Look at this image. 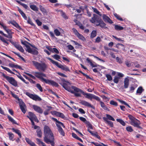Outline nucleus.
<instances>
[{
  "label": "nucleus",
  "instance_id": "nucleus-26",
  "mask_svg": "<svg viewBox=\"0 0 146 146\" xmlns=\"http://www.w3.org/2000/svg\"><path fill=\"white\" fill-rule=\"evenodd\" d=\"M97 35V32L96 31H93L91 33V35L90 36V38L91 39L93 38L94 37H95Z\"/></svg>",
  "mask_w": 146,
  "mask_h": 146
},
{
  "label": "nucleus",
  "instance_id": "nucleus-47",
  "mask_svg": "<svg viewBox=\"0 0 146 146\" xmlns=\"http://www.w3.org/2000/svg\"><path fill=\"white\" fill-rule=\"evenodd\" d=\"M54 34L56 36H59L60 35V33L58 30L57 29H55L54 31Z\"/></svg>",
  "mask_w": 146,
  "mask_h": 146
},
{
  "label": "nucleus",
  "instance_id": "nucleus-13",
  "mask_svg": "<svg viewBox=\"0 0 146 146\" xmlns=\"http://www.w3.org/2000/svg\"><path fill=\"white\" fill-rule=\"evenodd\" d=\"M29 116H27V117L30 119L33 120L35 121L38 122V121L35 115L33 113L31 112H29Z\"/></svg>",
  "mask_w": 146,
  "mask_h": 146
},
{
  "label": "nucleus",
  "instance_id": "nucleus-27",
  "mask_svg": "<svg viewBox=\"0 0 146 146\" xmlns=\"http://www.w3.org/2000/svg\"><path fill=\"white\" fill-rule=\"evenodd\" d=\"M17 77L20 79L21 80L23 81L24 82H25L26 84H29V82H26L25 81V80L24 79V78H23V77L20 74L18 73V74L17 75Z\"/></svg>",
  "mask_w": 146,
  "mask_h": 146
},
{
  "label": "nucleus",
  "instance_id": "nucleus-51",
  "mask_svg": "<svg viewBox=\"0 0 146 146\" xmlns=\"http://www.w3.org/2000/svg\"><path fill=\"white\" fill-rule=\"evenodd\" d=\"M13 52L20 57V58H21V59L25 61L24 58L22 56H21L19 53L13 51Z\"/></svg>",
  "mask_w": 146,
  "mask_h": 146
},
{
  "label": "nucleus",
  "instance_id": "nucleus-49",
  "mask_svg": "<svg viewBox=\"0 0 146 146\" xmlns=\"http://www.w3.org/2000/svg\"><path fill=\"white\" fill-rule=\"evenodd\" d=\"M36 86L40 92H42L43 91L42 88L39 84H36Z\"/></svg>",
  "mask_w": 146,
  "mask_h": 146
},
{
  "label": "nucleus",
  "instance_id": "nucleus-22",
  "mask_svg": "<svg viewBox=\"0 0 146 146\" xmlns=\"http://www.w3.org/2000/svg\"><path fill=\"white\" fill-rule=\"evenodd\" d=\"M129 85V79L127 78H125L124 81V87L125 88H128Z\"/></svg>",
  "mask_w": 146,
  "mask_h": 146
},
{
  "label": "nucleus",
  "instance_id": "nucleus-9",
  "mask_svg": "<svg viewBox=\"0 0 146 146\" xmlns=\"http://www.w3.org/2000/svg\"><path fill=\"white\" fill-rule=\"evenodd\" d=\"M48 59L50 60L51 62H52L53 64L56 65L59 68H61L63 70H65L66 71H69L70 70L66 66L64 65H59L58 63L56 61H54L52 60L51 58H48Z\"/></svg>",
  "mask_w": 146,
  "mask_h": 146
},
{
  "label": "nucleus",
  "instance_id": "nucleus-31",
  "mask_svg": "<svg viewBox=\"0 0 146 146\" xmlns=\"http://www.w3.org/2000/svg\"><path fill=\"white\" fill-rule=\"evenodd\" d=\"M8 119L13 124H17V123L16 121L14 120L13 118L11 117L9 115H8Z\"/></svg>",
  "mask_w": 146,
  "mask_h": 146
},
{
  "label": "nucleus",
  "instance_id": "nucleus-50",
  "mask_svg": "<svg viewBox=\"0 0 146 146\" xmlns=\"http://www.w3.org/2000/svg\"><path fill=\"white\" fill-rule=\"evenodd\" d=\"M119 78L117 76H115L113 79V81L114 83L116 84H117L119 82Z\"/></svg>",
  "mask_w": 146,
  "mask_h": 146
},
{
  "label": "nucleus",
  "instance_id": "nucleus-10",
  "mask_svg": "<svg viewBox=\"0 0 146 146\" xmlns=\"http://www.w3.org/2000/svg\"><path fill=\"white\" fill-rule=\"evenodd\" d=\"M30 98L35 101H40L41 100V99L38 96L30 93L28 92L25 93Z\"/></svg>",
  "mask_w": 146,
  "mask_h": 146
},
{
  "label": "nucleus",
  "instance_id": "nucleus-12",
  "mask_svg": "<svg viewBox=\"0 0 146 146\" xmlns=\"http://www.w3.org/2000/svg\"><path fill=\"white\" fill-rule=\"evenodd\" d=\"M44 141L48 144L50 143L51 145L54 146V136L48 138H45L44 139Z\"/></svg>",
  "mask_w": 146,
  "mask_h": 146
},
{
  "label": "nucleus",
  "instance_id": "nucleus-56",
  "mask_svg": "<svg viewBox=\"0 0 146 146\" xmlns=\"http://www.w3.org/2000/svg\"><path fill=\"white\" fill-rule=\"evenodd\" d=\"M110 104L111 105L115 106H117V102H115L113 100H111L110 102Z\"/></svg>",
  "mask_w": 146,
  "mask_h": 146
},
{
  "label": "nucleus",
  "instance_id": "nucleus-18",
  "mask_svg": "<svg viewBox=\"0 0 146 146\" xmlns=\"http://www.w3.org/2000/svg\"><path fill=\"white\" fill-rule=\"evenodd\" d=\"M26 47L27 48L26 51L30 53L33 54L34 52L37 53V52L36 50L35 49H32L29 45L26 46Z\"/></svg>",
  "mask_w": 146,
  "mask_h": 146
},
{
  "label": "nucleus",
  "instance_id": "nucleus-29",
  "mask_svg": "<svg viewBox=\"0 0 146 146\" xmlns=\"http://www.w3.org/2000/svg\"><path fill=\"white\" fill-rule=\"evenodd\" d=\"M86 60L88 63H89L90 65L93 67H96L97 65L95 64H94L92 63L91 61L89 59V58H88L86 59Z\"/></svg>",
  "mask_w": 146,
  "mask_h": 146
},
{
  "label": "nucleus",
  "instance_id": "nucleus-44",
  "mask_svg": "<svg viewBox=\"0 0 146 146\" xmlns=\"http://www.w3.org/2000/svg\"><path fill=\"white\" fill-rule=\"evenodd\" d=\"M79 119L81 121L84 122L86 124L88 123V121L86 120L85 118L82 117H80Z\"/></svg>",
  "mask_w": 146,
  "mask_h": 146
},
{
  "label": "nucleus",
  "instance_id": "nucleus-34",
  "mask_svg": "<svg viewBox=\"0 0 146 146\" xmlns=\"http://www.w3.org/2000/svg\"><path fill=\"white\" fill-rule=\"evenodd\" d=\"M1 66L3 69L13 74H15L13 72H12L11 70L9 68L5 67H4L3 66Z\"/></svg>",
  "mask_w": 146,
  "mask_h": 146
},
{
  "label": "nucleus",
  "instance_id": "nucleus-1",
  "mask_svg": "<svg viewBox=\"0 0 146 146\" xmlns=\"http://www.w3.org/2000/svg\"><path fill=\"white\" fill-rule=\"evenodd\" d=\"M32 73L36 77L39 78L42 82H44L46 84L56 87H58L59 86L58 83L53 80L44 78V77H46V76L45 74L42 72H33Z\"/></svg>",
  "mask_w": 146,
  "mask_h": 146
},
{
  "label": "nucleus",
  "instance_id": "nucleus-4",
  "mask_svg": "<svg viewBox=\"0 0 146 146\" xmlns=\"http://www.w3.org/2000/svg\"><path fill=\"white\" fill-rule=\"evenodd\" d=\"M72 88L74 90V91L78 92H80V93H82L83 95L85 96V97L86 98H88L91 100L93 99L94 94L90 93H85L82 90L74 86H72Z\"/></svg>",
  "mask_w": 146,
  "mask_h": 146
},
{
  "label": "nucleus",
  "instance_id": "nucleus-35",
  "mask_svg": "<svg viewBox=\"0 0 146 146\" xmlns=\"http://www.w3.org/2000/svg\"><path fill=\"white\" fill-rule=\"evenodd\" d=\"M39 145H41L42 146H46L45 144L40 139L37 138L36 139Z\"/></svg>",
  "mask_w": 146,
  "mask_h": 146
},
{
  "label": "nucleus",
  "instance_id": "nucleus-28",
  "mask_svg": "<svg viewBox=\"0 0 146 146\" xmlns=\"http://www.w3.org/2000/svg\"><path fill=\"white\" fill-rule=\"evenodd\" d=\"M13 131L16 133L19 136V137L21 138V134L20 131L18 129H15L14 128L12 129Z\"/></svg>",
  "mask_w": 146,
  "mask_h": 146
},
{
  "label": "nucleus",
  "instance_id": "nucleus-46",
  "mask_svg": "<svg viewBox=\"0 0 146 146\" xmlns=\"http://www.w3.org/2000/svg\"><path fill=\"white\" fill-rule=\"evenodd\" d=\"M58 130L59 132L61 135L63 136L64 135V133L62 128H60L59 129H58Z\"/></svg>",
  "mask_w": 146,
  "mask_h": 146
},
{
  "label": "nucleus",
  "instance_id": "nucleus-36",
  "mask_svg": "<svg viewBox=\"0 0 146 146\" xmlns=\"http://www.w3.org/2000/svg\"><path fill=\"white\" fill-rule=\"evenodd\" d=\"M144 90L141 87H139L137 89L136 91L137 93H139L140 94Z\"/></svg>",
  "mask_w": 146,
  "mask_h": 146
},
{
  "label": "nucleus",
  "instance_id": "nucleus-16",
  "mask_svg": "<svg viewBox=\"0 0 146 146\" xmlns=\"http://www.w3.org/2000/svg\"><path fill=\"white\" fill-rule=\"evenodd\" d=\"M102 18L105 22H107L110 24H112L113 22L108 16L105 14L102 15Z\"/></svg>",
  "mask_w": 146,
  "mask_h": 146
},
{
  "label": "nucleus",
  "instance_id": "nucleus-6",
  "mask_svg": "<svg viewBox=\"0 0 146 146\" xmlns=\"http://www.w3.org/2000/svg\"><path fill=\"white\" fill-rule=\"evenodd\" d=\"M128 117L130 120V124L131 125L138 128H139L140 123V121L135 118L131 115H129Z\"/></svg>",
  "mask_w": 146,
  "mask_h": 146
},
{
  "label": "nucleus",
  "instance_id": "nucleus-23",
  "mask_svg": "<svg viewBox=\"0 0 146 146\" xmlns=\"http://www.w3.org/2000/svg\"><path fill=\"white\" fill-rule=\"evenodd\" d=\"M40 9L44 15H46L47 14V12L46 9L41 5H39Z\"/></svg>",
  "mask_w": 146,
  "mask_h": 146
},
{
  "label": "nucleus",
  "instance_id": "nucleus-5",
  "mask_svg": "<svg viewBox=\"0 0 146 146\" xmlns=\"http://www.w3.org/2000/svg\"><path fill=\"white\" fill-rule=\"evenodd\" d=\"M63 88L66 90L71 92L72 93H74V91L72 90L73 89L72 87L73 86H70V84L68 82L63 81L62 83H60Z\"/></svg>",
  "mask_w": 146,
  "mask_h": 146
},
{
  "label": "nucleus",
  "instance_id": "nucleus-58",
  "mask_svg": "<svg viewBox=\"0 0 146 146\" xmlns=\"http://www.w3.org/2000/svg\"><path fill=\"white\" fill-rule=\"evenodd\" d=\"M11 94L14 98L16 99H17L18 101H20V99L19 98L17 95L13 93L12 92H11Z\"/></svg>",
  "mask_w": 146,
  "mask_h": 146
},
{
  "label": "nucleus",
  "instance_id": "nucleus-62",
  "mask_svg": "<svg viewBox=\"0 0 146 146\" xmlns=\"http://www.w3.org/2000/svg\"><path fill=\"white\" fill-rule=\"evenodd\" d=\"M101 38L99 36H98L95 39V42L99 43L101 41Z\"/></svg>",
  "mask_w": 146,
  "mask_h": 146
},
{
  "label": "nucleus",
  "instance_id": "nucleus-21",
  "mask_svg": "<svg viewBox=\"0 0 146 146\" xmlns=\"http://www.w3.org/2000/svg\"><path fill=\"white\" fill-rule=\"evenodd\" d=\"M18 10L25 20H27V16L24 13L19 7H18Z\"/></svg>",
  "mask_w": 146,
  "mask_h": 146
},
{
  "label": "nucleus",
  "instance_id": "nucleus-41",
  "mask_svg": "<svg viewBox=\"0 0 146 146\" xmlns=\"http://www.w3.org/2000/svg\"><path fill=\"white\" fill-rule=\"evenodd\" d=\"M92 9H93L94 11L96 13L99 15L100 16H102V14H100V12L96 8H94L93 7H92Z\"/></svg>",
  "mask_w": 146,
  "mask_h": 146
},
{
  "label": "nucleus",
  "instance_id": "nucleus-3",
  "mask_svg": "<svg viewBox=\"0 0 146 146\" xmlns=\"http://www.w3.org/2000/svg\"><path fill=\"white\" fill-rule=\"evenodd\" d=\"M33 65L38 70L44 71L47 68V65L44 62L40 63L35 61L32 62Z\"/></svg>",
  "mask_w": 146,
  "mask_h": 146
},
{
  "label": "nucleus",
  "instance_id": "nucleus-40",
  "mask_svg": "<svg viewBox=\"0 0 146 146\" xmlns=\"http://www.w3.org/2000/svg\"><path fill=\"white\" fill-rule=\"evenodd\" d=\"M36 132L37 133V135L38 137H41L42 136V133L41 129L40 128L38 129Z\"/></svg>",
  "mask_w": 146,
  "mask_h": 146
},
{
  "label": "nucleus",
  "instance_id": "nucleus-54",
  "mask_svg": "<svg viewBox=\"0 0 146 146\" xmlns=\"http://www.w3.org/2000/svg\"><path fill=\"white\" fill-rule=\"evenodd\" d=\"M106 116L107 118L110 120L114 121L115 119L111 116L108 114H106Z\"/></svg>",
  "mask_w": 146,
  "mask_h": 146
},
{
  "label": "nucleus",
  "instance_id": "nucleus-52",
  "mask_svg": "<svg viewBox=\"0 0 146 146\" xmlns=\"http://www.w3.org/2000/svg\"><path fill=\"white\" fill-rule=\"evenodd\" d=\"M62 17L65 19H67L68 18V17L65 14V13L63 12L62 11H60Z\"/></svg>",
  "mask_w": 146,
  "mask_h": 146
},
{
  "label": "nucleus",
  "instance_id": "nucleus-45",
  "mask_svg": "<svg viewBox=\"0 0 146 146\" xmlns=\"http://www.w3.org/2000/svg\"><path fill=\"white\" fill-rule=\"evenodd\" d=\"M52 57L54 59L58 60H59V59H60V56L57 54L52 56Z\"/></svg>",
  "mask_w": 146,
  "mask_h": 146
},
{
  "label": "nucleus",
  "instance_id": "nucleus-39",
  "mask_svg": "<svg viewBox=\"0 0 146 146\" xmlns=\"http://www.w3.org/2000/svg\"><path fill=\"white\" fill-rule=\"evenodd\" d=\"M9 136V139L12 140H14L13 138L14 136V134L10 132L8 133Z\"/></svg>",
  "mask_w": 146,
  "mask_h": 146
},
{
  "label": "nucleus",
  "instance_id": "nucleus-37",
  "mask_svg": "<svg viewBox=\"0 0 146 146\" xmlns=\"http://www.w3.org/2000/svg\"><path fill=\"white\" fill-rule=\"evenodd\" d=\"M116 121L120 123L122 125L125 126V122L123 121L122 119H117Z\"/></svg>",
  "mask_w": 146,
  "mask_h": 146
},
{
  "label": "nucleus",
  "instance_id": "nucleus-20",
  "mask_svg": "<svg viewBox=\"0 0 146 146\" xmlns=\"http://www.w3.org/2000/svg\"><path fill=\"white\" fill-rule=\"evenodd\" d=\"M47 49L53 53H55L56 54H58L59 51L58 50L55 48H52L50 47H48Z\"/></svg>",
  "mask_w": 146,
  "mask_h": 146
},
{
  "label": "nucleus",
  "instance_id": "nucleus-11",
  "mask_svg": "<svg viewBox=\"0 0 146 146\" xmlns=\"http://www.w3.org/2000/svg\"><path fill=\"white\" fill-rule=\"evenodd\" d=\"M0 39L3 42L7 44V45H6V46H7V45L8 44H9V42L7 41V40H9L10 41V42L15 46V48L18 44L16 42H14L12 41L11 40H7V39H6L4 37H2L0 35Z\"/></svg>",
  "mask_w": 146,
  "mask_h": 146
},
{
  "label": "nucleus",
  "instance_id": "nucleus-2",
  "mask_svg": "<svg viewBox=\"0 0 146 146\" xmlns=\"http://www.w3.org/2000/svg\"><path fill=\"white\" fill-rule=\"evenodd\" d=\"M90 22L94 24L95 26H100L103 28L106 25V24L102 19L96 14H94L93 16L90 20Z\"/></svg>",
  "mask_w": 146,
  "mask_h": 146
},
{
  "label": "nucleus",
  "instance_id": "nucleus-57",
  "mask_svg": "<svg viewBox=\"0 0 146 146\" xmlns=\"http://www.w3.org/2000/svg\"><path fill=\"white\" fill-rule=\"evenodd\" d=\"M93 99L96 100L100 102L101 101L100 99L98 96H96L94 95L93 96Z\"/></svg>",
  "mask_w": 146,
  "mask_h": 146
},
{
  "label": "nucleus",
  "instance_id": "nucleus-64",
  "mask_svg": "<svg viewBox=\"0 0 146 146\" xmlns=\"http://www.w3.org/2000/svg\"><path fill=\"white\" fill-rule=\"evenodd\" d=\"M72 30L75 35H76V36L79 33L77 31L75 28H73Z\"/></svg>",
  "mask_w": 146,
  "mask_h": 146
},
{
  "label": "nucleus",
  "instance_id": "nucleus-7",
  "mask_svg": "<svg viewBox=\"0 0 146 146\" xmlns=\"http://www.w3.org/2000/svg\"><path fill=\"white\" fill-rule=\"evenodd\" d=\"M44 131L45 135L44 138V139L45 137L46 138H48L52 137V136H54L51 130L48 126L45 125L44 126Z\"/></svg>",
  "mask_w": 146,
  "mask_h": 146
},
{
  "label": "nucleus",
  "instance_id": "nucleus-48",
  "mask_svg": "<svg viewBox=\"0 0 146 146\" xmlns=\"http://www.w3.org/2000/svg\"><path fill=\"white\" fill-rule=\"evenodd\" d=\"M114 15V16L119 20H120L121 21H122L123 20L121 18L120 16H119V15L117 14L116 13H114L113 14Z\"/></svg>",
  "mask_w": 146,
  "mask_h": 146
},
{
  "label": "nucleus",
  "instance_id": "nucleus-60",
  "mask_svg": "<svg viewBox=\"0 0 146 146\" xmlns=\"http://www.w3.org/2000/svg\"><path fill=\"white\" fill-rule=\"evenodd\" d=\"M117 62L119 64H121L122 63V61L121 60L119 57H117L116 58Z\"/></svg>",
  "mask_w": 146,
  "mask_h": 146
},
{
  "label": "nucleus",
  "instance_id": "nucleus-42",
  "mask_svg": "<svg viewBox=\"0 0 146 146\" xmlns=\"http://www.w3.org/2000/svg\"><path fill=\"white\" fill-rule=\"evenodd\" d=\"M76 36L79 38L80 39L84 40H85V38L82 35L80 34L79 33Z\"/></svg>",
  "mask_w": 146,
  "mask_h": 146
},
{
  "label": "nucleus",
  "instance_id": "nucleus-17",
  "mask_svg": "<svg viewBox=\"0 0 146 146\" xmlns=\"http://www.w3.org/2000/svg\"><path fill=\"white\" fill-rule=\"evenodd\" d=\"M33 107L34 110L36 112L40 113H43V110L40 107L36 105H33Z\"/></svg>",
  "mask_w": 146,
  "mask_h": 146
},
{
  "label": "nucleus",
  "instance_id": "nucleus-63",
  "mask_svg": "<svg viewBox=\"0 0 146 146\" xmlns=\"http://www.w3.org/2000/svg\"><path fill=\"white\" fill-rule=\"evenodd\" d=\"M106 123L111 127H112L113 126V123L111 121H108Z\"/></svg>",
  "mask_w": 146,
  "mask_h": 146
},
{
  "label": "nucleus",
  "instance_id": "nucleus-59",
  "mask_svg": "<svg viewBox=\"0 0 146 146\" xmlns=\"http://www.w3.org/2000/svg\"><path fill=\"white\" fill-rule=\"evenodd\" d=\"M106 77L107 78L108 80L109 81L111 80L112 79V77L110 74H107L106 75Z\"/></svg>",
  "mask_w": 146,
  "mask_h": 146
},
{
  "label": "nucleus",
  "instance_id": "nucleus-61",
  "mask_svg": "<svg viewBox=\"0 0 146 146\" xmlns=\"http://www.w3.org/2000/svg\"><path fill=\"white\" fill-rule=\"evenodd\" d=\"M80 93V92H74V94L75 96L76 97H81V95Z\"/></svg>",
  "mask_w": 146,
  "mask_h": 146
},
{
  "label": "nucleus",
  "instance_id": "nucleus-32",
  "mask_svg": "<svg viewBox=\"0 0 146 146\" xmlns=\"http://www.w3.org/2000/svg\"><path fill=\"white\" fill-rule=\"evenodd\" d=\"M16 48L18 49L20 52H23L24 50L22 47L21 45L18 44L17 46L16 47Z\"/></svg>",
  "mask_w": 146,
  "mask_h": 146
},
{
  "label": "nucleus",
  "instance_id": "nucleus-33",
  "mask_svg": "<svg viewBox=\"0 0 146 146\" xmlns=\"http://www.w3.org/2000/svg\"><path fill=\"white\" fill-rule=\"evenodd\" d=\"M30 8L33 10L35 11H37L38 10V8L35 5H30Z\"/></svg>",
  "mask_w": 146,
  "mask_h": 146
},
{
  "label": "nucleus",
  "instance_id": "nucleus-30",
  "mask_svg": "<svg viewBox=\"0 0 146 146\" xmlns=\"http://www.w3.org/2000/svg\"><path fill=\"white\" fill-rule=\"evenodd\" d=\"M56 124L58 129H59L60 128H61V126H62L63 127H65V126L63 123L59 121H58L57 123H56Z\"/></svg>",
  "mask_w": 146,
  "mask_h": 146
},
{
  "label": "nucleus",
  "instance_id": "nucleus-14",
  "mask_svg": "<svg viewBox=\"0 0 146 146\" xmlns=\"http://www.w3.org/2000/svg\"><path fill=\"white\" fill-rule=\"evenodd\" d=\"M6 31L8 34V35H7L6 34H5L3 32V33H2V35H3L4 36L8 38H11L12 37V35L13 33H12L11 30L9 29H8Z\"/></svg>",
  "mask_w": 146,
  "mask_h": 146
},
{
  "label": "nucleus",
  "instance_id": "nucleus-43",
  "mask_svg": "<svg viewBox=\"0 0 146 146\" xmlns=\"http://www.w3.org/2000/svg\"><path fill=\"white\" fill-rule=\"evenodd\" d=\"M127 131L129 132H131L133 131L132 127L131 126H128L126 128Z\"/></svg>",
  "mask_w": 146,
  "mask_h": 146
},
{
  "label": "nucleus",
  "instance_id": "nucleus-24",
  "mask_svg": "<svg viewBox=\"0 0 146 146\" xmlns=\"http://www.w3.org/2000/svg\"><path fill=\"white\" fill-rule=\"evenodd\" d=\"M20 108L22 111V112L24 113H25L26 112V110H25V105L24 103H22V104H21L20 105Z\"/></svg>",
  "mask_w": 146,
  "mask_h": 146
},
{
  "label": "nucleus",
  "instance_id": "nucleus-25",
  "mask_svg": "<svg viewBox=\"0 0 146 146\" xmlns=\"http://www.w3.org/2000/svg\"><path fill=\"white\" fill-rule=\"evenodd\" d=\"M26 141L31 146H37L33 142H32L30 139L28 138H26Z\"/></svg>",
  "mask_w": 146,
  "mask_h": 146
},
{
  "label": "nucleus",
  "instance_id": "nucleus-38",
  "mask_svg": "<svg viewBox=\"0 0 146 146\" xmlns=\"http://www.w3.org/2000/svg\"><path fill=\"white\" fill-rule=\"evenodd\" d=\"M115 29L117 30H121L123 29V27L118 25H115Z\"/></svg>",
  "mask_w": 146,
  "mask_h": 146
},
{
  "label": "nucleus",
  "instance_id": "nucleus-15",
  "mask_svg": "<svg viewBox=\"0 0 146 146\" xmlns=\"http://www.w3.org/2000/svg\"><path fill=\"white\" fill-rule=\"evenodd\" d=\"M80 103L82 105L85 106L87 107H88L93 108V109H95L94 107L92 105L89 103L85 101V100H81L80 102Z\"/></svg>",
  "mask_w": 146,
  "mask_h": 146
},
{
  "label": "nucleus",
  "instance_id": "nucleus-55",
  "mask_svg": "<svg viewBox=\"0 0 146 146\" xmlns=\"http://www.w3.org/2000/svg\"><path fill=\"white\" fill-rule=\"evenodd\" d=\"M27 23L28 24H29L32 25H34V24L32 22L31 18H30V17H28V20H27Z\"/></svg>",
  "mask_w": 146,
  "mask_h": 146
},
{
  "label": "nucleus",
  "instance_id": "nucleus-19",
  "mask_svg": "<svg viewBox=\"0 0 146 146\" xmlns=\"http://www.w3.org/2000/svg\"><path fill=\"white\" fill-rule=\"evenodd\" d=\"M10 23L15 26L16 27L20 30L22 29V28L19 26V24L15 21H13L10 22Z\"/></svg>",
  "mask_w": 146,
  "mask_h": 146
},
{
  "label": "nucleus",
  "instance_id": "nucleus-8",
  "mask_svg": "<svg viewBox=\"0 0 146 146\" xmlns=\"http://www.w3.org/2000/svg\"><path fill=\"white\" fill-rule=\"evenodd\" d=\"M2 76L12 85L15 87L17 86V82L13 78L6 75L4 74H2Z\"/></svg>",
  "mask_w": 146,
  "mask_h": 146
},
{
  "label": "nucleus",
  "instance_id": "nucleus-53",
  "mask_svg": "<svg viewBox=\"0 0 146 146\" xmlns=\"http://www.w3.org/2000/svg\"><path fill=\"white\" fill-rule=\"evenodd\" d=\"M125 64L127 67H129L131 66L132 63L129 61L126 60L125 61Z\"/></svg>",
  "mask_w": 146,
  "mask_h": 146
}]
</instances>
